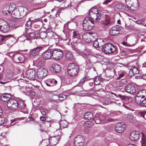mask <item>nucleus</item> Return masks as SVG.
<instances>
[{"instance_id": "f257e3e1", "label": "nucleus", "mask_w": 146, "mask_h": 146, "mask_svg": "<svg viewBox=\"0 0 146 146\" xmlns=\"http://www.w3.org/2000/svg\"><path fill=\"white\" fill-rule=\"evenodd\" d=\"M89 17H86L83 23L84 30L88 31L91 30L94 26V21H98L100 19V15L97 8H92L89 11Z\"/></svg>"}, {"instance_id": "f03ea898", "label": "nucleus", "mask_w": 146, "mask_h": 146, "mask_svg": "<svg viewBox=\"0 0 146 146\" xmlns=\"http://www.w3.org/2000/svg\"><path fill=\"white\" fill-rule=\"evenodd\" d=\"M68 74L70 76H74L77 75L79 70L78 66L74 63L69 64L67 68Z\"/></svg>"}, {"instance_id": "7ed1b4c3", "label": "nucleus", "mask_w": 146, "mask_h": 146, "mask_svg": "<svg viewBox=\"0 0 146 146\" xmlns=\"http://www.w3.org/2000/svg\"><path fill=\"white\" fill-rule=\"evenodd\" d=\"M15 7V4L14 3H11L9 5H5L3 8L2 11L3 15L5 16H8L10 15L11 12Z\"/></svg>"}, {"instance_id": "20e7f679", "label": "nucleus", "mask_w": 146, "mask_h": 146, "mask_svg": "<svg viewBox=\"0 0 146 146\" xmlns=\"http://www.w3.org/2000/svg\"><path fill=\"white\" fill-rule=\"evenodd\" d=\"M115 20L114 19L111 18L108 15H105L104 19L102 21V24L104 28H106L111 26L114 23Z\"/></svg>"}, {"instance_id": "39448f33", "label": "nucleus", "mask_w": 146, "mask_h": 146, "mask_svg": "<svg viewBox=\"0 0 146 146\" xmlns=\"http://www.w3.org/2000/svg\"><path fill=\"white\" fill-rule=\"evenodd\" d=\"M14 76V73L12 71L9 69L7 70L5 78H4V80L6 81L5 82L1 81L0 83L4 84L9 82L13 78Z\"/></svg>"}, {"instance_id": "423d86ee", "label": "nucleus", "mask_w": 146, "mask_h": 146, "mask_svg": "<svg viewBox=\"0 0 146 146\" xmlns=\"http://www.w3.org/2000/svg\"><path fill=\"white\" fill-rule=\"evenodd\" d=\"M52 56L56 60L61 59L63 56L62 51L60 49L54 48L52 51Z\"/></svg>"}, {"instance_id": "0eeeda50", "label": "nucleus", "mask_w": 146, "mask_h": 146, "mask_svg": "<svg viewBox=\"0 0 146 146\" xmlns=\"http://www.w3.org/2000/svg\"><path fill=\"white\" fill-rule=\"evenodd\" d=\"M48 73V71L47 69L43 68H40L37 70L36 75L39 78L42 79L46 76Z\"/></svg>"}, {"instance_id": "6e6552de", "label": "nucleus", "mask_w": 146, "mask_h": 146, "mask_svg": "<svg viewBox=\"0 0 146 146\" xmlns=\"http://www.w3.org/2000/svg\"><path fill=\"white\" fill-rule=\"evenodd\" d=\"M11 56H13V61L16 63H19L20 62H22L24 60V56L22 54H13L12 53H10L9 55Z\"/></svg>"}, {"instance_id": "1a4fd4ad", "label": "nucleus", "mask_w": 146, "mask_h": 146, "mask_svg": "<svg viewBox=\"0 0 146 146\" xmlns=\"http://www.w3.org/2000/svg\"><path fill=\"white\" fill-rule=\"evenodd\" d=\"M85 143L83 137L78 135L76 137L74 140V144L75 146H82Z\"/></svg>"}, {"instance_id": "9d476101", "label": "nucleus", "mask_w": 146, "mask_h": 146, "mask_svg": "<svg viewBox=\"0 0 146 146\" xmlns=\"http://www.w3.org/2000/svg\"><path fill=\"white\" fill-rule=\"evenodd\" d=\"M7 105L10 109L16 110L18 108V102L15 99H11L7 102Z\"/></svg>"}, {"instance_id": "9b49d317", "label": "nucleus", "mask_w": 146, "mask_h": 146, "mask_svg": "<svg viewBox=\"0 0 146 146\" xmlns=\"http://www.w3.org/2000/svg\"><path fill=\"white\" fill-rule=\"evenodd\" d=\"M44 48L43 46L37 47L34 49L30 50L29 52V56L31 58H33L35 56L38 54L40 50Z\"/></svg>"}, {"instance_id": "f8f14e48", "label": "nucleus", "mask_w": 146, "mask_h": 146, "mask_svg": "<svg viewBox=\"0 0 146 146\" xmlns=\"http://www.w3.org/2000/svg\"><path fill=\"white\" fill-rule=\"evenodd\" d=\"M35 71L33 69H29L26 72V76L28 79L33 80L35 77Z\"/></svg>"}, {"instance_id": "ddd939ff", "label": "nucleus", "mask_w": 146, "mask_h": 146, "mask_svg": "<svg viewBox=\"0 0 146 146\" xmlns=\"http://www.w3.org/2000/svg\"><path fill=\"white\" fill-rule=\"evenodd\" d=\"M125 127L126 125L123 123H119L115 126V129L118 133H121L124 131Z\"/></svg>"}, {"instance_id": "4468645a", "label": "nucleus", "mask_w": 146, "mask_h": 146, "mask_svg": "<svg viewBox=\"0 0 146 146\" xmlns=\"http://www.w3.org/2000/svg\"><path fill=\"white\" fill-rule=\"evenodd\" d=\"M120 30V26L116 25L112 27L110 29L109 33L110 35L113 36L118 34Z\"/></svg>"}, {"instance_id": "2eb2a0df", "label": "nucleus", "mask_w": 146, "mask_h": 146, "mask_svg": "<svg viewBox=\"0 0 146 146\" xmlns=\"http://www.w3.org/2000/svg\"><path fill=\"white\" fill-rule=\"evenodd\" d=\"M125 90L126 92L131 94H133L136 91V88L131 84H127L125 88Z\"/></svg>"}, {"instance_id": "dca6fc26", "label": "nucleus", "mask_w": 146, "mask_h": 146, "mask_svg": "<svg viewBox=\"0 0 146 146\" xmlns=\"http://www.w3.org/2000/svg\"><path fill=\"white\" fill-rule=\"evenodd\" d=\"M1 22V19L0 20ZM9 29V26L7 22L3 21L1 24L0 23V30L3 33L7 32Z\"/></svg>"}, {"instance_id": "f3484780", "label": "nucleus", "mask_w": 146, "mask_h": 146, "mask_svg": "<svg viewBox=\"0 0 146 146\" xmlns=\"http://www.w3.org/2000/svg\"><path fill=\"white\" fill-rule=\"evenodd\" d=\"M18 108L21 111L25 113L27 112V109L26 105L25 104L23 100H19L18 103Z\"/></svg>"}, {"instance_id": "a211bd4d", "label": "nucleus", "mask_w": 146, "mask_h": 146, "mask_svg": "<svg viewBox=\"0 0 146 146\" xmlns=\"http://www.w3.org/2000/svg\"><path fill=\"white\" fill-rule=\"evenodd\" d=\"M141 92L139 91L135 97V101L137 104H140L141 106L142 103L143 99L145 98L146 95L143 94L140 95Z\"/></svg>"}, {"instance_id": "6ab92c4d", "label": "nucleus", "mask_w": 146, "mask_h": 146, "mask_svg": "<svg viewBox=\"0 0 146 146\" xmlns=\"http://www.w3.org/2000/svg\"><path fill=\"white\" fill-rule=\"evenodd\" d=\"M12 17L15 19H21V16L20 11L19 9L15 8H14L13 10L12 11L11 13Z\"/></svg>"}, {"instance_id": "aec40b11", "label": "nucleus", "mask_w": 146, "mask_h": 146, "mask_svg": "<svg viewBox=\"0 0 146 146\" xmlns=\"http://www.w3.org/2000/svg\"><path fill=\"white\" fill-rule=\"evenodd\" d=\"M140 136V132L136 131L131 133L130 136V138L131 140L135 141L138 139Z\"/></svg>"}, {"instance_id": "412c9836", "label": "nucleus", "mask_w": 146, "mask_h": 146, "mask_svg": "<svg viewBox=\"0 0 146 146\" xmlns=\"http://www.w3.org/2000/svg\"><path fill=\"white\" fill-rule=\"evenodd\" d=\"M139 3L137 0H132L130 9L133 11H137L139 9Z\"/></svg>"}, {"instance_id": "4be33fe9", "label": "nucleus", "mask_w": 146, "mask_h": 146, "mask_svg": "<svg viewBox=\"0 0 146 146\" xmlns=\"http://www.w3.org/2000/svg\"><path fill=\"white\" fill-rule=\"evenodd\" d=\"M57 83V81L54 79H48L44 81V84L49 87L55 85Z\"/></svg>"}, {"instance_id": "5701e85b", "label": "nucleus", "mask_w": 146, "mask_h": 146, "mask_svg": "<svg viewBox=\"0 0 146 146\" xmlns=\"http://www.w3.org/2000/svg\"><path fill=\"white\" fill-rule=\"evenodd\" d=\"M112 44L111 43H106L104 45L102 48V51L106 54H110L111 48Z\"/></svg>"}, {"instance_id": "b1692460", "label": "nucleus", "mask_w": 146, "mask_h": 146, "mask_svg": "<svg viewBox=\"0 0 146 146\" xmlns=\"http://www.w3.org/2000/svg\"><path fill=\"white\" fill-rule=\"evenodd\" d=\"M7 23L9 26L11 27L13 29H15L18 27L17 23L15 20L11 19L8 20Z\"/></svg>"}, {"instance_id": "393cba45", "label": "nucleus", "mask_w": 146, "mask_h": 146, "mask_svg": "<svg viewBox=\"0 0 146 146\" xmlns=\"http://www.w3.org/2000/svg\"><path fill=\"white\" fill-rule=\"evenodd\" d=\"M52 56V51L48 49L44 52L42 54L43 57L46 59H49Z\"/></svg>"}, {"instance_id": "a878e982", "label": "nucleus", "mask_w": 146, "mask_h": 146, "mask_svg": "<svg viewBox=\"0 0 146 146\" xmlns=\"http://www.w3.org/2000/svg\"><path fill=\"white\" fill-rule=\"evenodd\" d=\"M19 9L20 11L21 16V17L22 18L23 17L25 16L27 14L28 12V9L27 7H20Z\"/></svg>"}, {"instance_id": "bb28decb", "label": "nucleus", "mask_w": 146, "mask_h": 146, "mask_svg": "<svg viewBox=\"0 0 146 146\" xmlns=\"http://www.w3.org/2000/svg\"><path fill=\"white\" fill-rule=\"evenodd\" d=\"M72 42L75 44L78 43V40L79 36L77 32L73 31L72 33Z\"/></svg>"}, {"instance_id": "cd10ccee", "label": "nucleus", "mask_w": 146, "mask_h": 146, "mask_svg": "<svg viewBox=\"0 0 146 146\" xmlns=\"http://www.w3.org/2000/svg\"><path fill=\"white\" fill-rule=\"evenodd\" d=\"M90 33H86L83 34L82 36V39L85 42L89 43L90 42Z\"/></svg>"}, {"instance_id": "c85d7f7f", "label": "nucleus", "mask_w": 146, "mask_h": 146, "mask_svg": "<svg viewBox=\"0 0 146 146\" xmlns=\"http://www.w3.org/2000/svg\"><path fill=\"white\" fill-rule=\"evenodd\" d=\"M58 139L55 136L51 137L49 140L50 143L52 145H56L58 141Z\"/></svg>"}, {"instance_id": "c756f323", "label": "nucleus", "mask_w": 146, "mask_h": 146, "mask_svg": "<svg viewBox=\"0 0 146 146\" xmlns=\"http://www.w3.org/2000/svg\"><path fill=\"white\" fill-rule=\"evenodd\" d=\"M20 41L26 43H30L31 42V39L28 38L25 35H23L19 38Z\"/></svg>"}, {"instance_id": "7c9ffc66", "label": "nucleus", "mask_w": 146, "mask_h": 146, "mask_svg": "<svg viewBox=\"0 0 146 146\" xmlns=\"http://www.w3.org/2000/svg\"><path fill=\"white\" fill-rule=\"evenodd\" d=\"M52 68L53 69V72L56 73H58L61 71L60 66L57 64H54L52 66Z\"/></svg>"}, {"instance_id": "2f4dec72", "label": "nucleus", "mask_w": 146, "mask_h": 146, "mask_svg": "<svg viewBox=\"0 0 146 146\" xmlns=\"http://www.w3.org/2000/svg\"><path fill=\"white\" fill-rule=\"evenodd\" d=\"M68 122L65 120H62L60 122V125L61 128L63 129L67 127Z\"/></svg>"}, {"instance_id": "473e14b6", "label": "nucleus", "mask_w": 146, "mask_h": 146, "mask_svg": "<svg viewBox=\"0 0 146 146\" xmlns=\"http://www.w3.org/2000/svg\"><path fill=\"white\" fill-rule=\"evenodd\" d=\"M90 39V42H93L95 40H96L97 37V36L96 33H91Z\"/></svg>"}, {"instance_id": "72a5a7b5", "label": "nucleus", "mask_w": 146, "mask_h": 146, "mask_svg": "<svg viewBox=\"0 0 146 146\" xmlns=\"http://www.w3.org/2000/svg\"><path fill=\"white\" fill-rule=\"evenodd\" d=\"M13 36L12 35H8L5 36L1 35L0 38L2 42L5 41L10 37H12Z\"/></svg>"}, {"instance_id": "f704fd0d", "label": "nucleus", "mask_w": 146, "mask_h": 146, "mask_svg": "<svg viewBox=\"0 0 146 146\" xmlns=\"http://www.w3.org/2000/svg\"><path fill=\"white\" fill-rule=\"evenodd\" d=\"M141 143L142 146H145L146 145V138L143 133H141Z\"/></svg>"}, {"instance_id": "c9c22d12", "label": "nucleus", "mask_w": 146, "mask_h": 146, "mask_svg": "<svg viewBox=\"0 0 146 146\" xmlns=\"http://www.w3.org/2000/svg\"><path fill=\"white\" fill-rule=\"evenodd\" d=\"M93 115L90 112L86 113L84 115V117L88 120H90L93 117Z\"/></svg>"}, {"instance_id": "e433bc0d", "label": "nucleus", "mask_w": 146, "mask_h": 146, "mask_svg": "<svg viewBox=\"0 0 146 146\" xmlns=\"http://www.w3.org/2000/svg\"><path fill=\"white\" fill-rule=\"evenodd\" d=\"M129 69H130L129 70V73H130L131 72L133 75L137 74L139 73V70L135 66H134L132 69H131L129 68L128 70H129Z\"/></svg>"}, {"instance_id": "4c0bfd02", "label": "nucleus", "mask_w": 146, "mask_h": 146, "mask_svg": "<svg viewBox=\"0 0 146 146\" xmlns=\"http://www.w3.org/2000/svg\"><path fill=\"white\" fill-rule=\"evenodd\" d=\"M110 50V53H113L114 54H116L118 52L117 48L114 45L112 44Z\"/></svg>"}, {"instance_id": "58836bf2", "label": "nucleus", "mask_w": 146, "mask_h": 146, "mask_svg": "<svg viewBox=\"0 0 146 146\" xmlns=\"http://www.w3.org/2000/svg\"><path fill=\"white\" fill-rule=\"evenodd\" d=\"M92 125V123L90 121H86L83 124V126L85 128L90 127Z\"/></svg>"}, {"instance_id": "ea45409f", "label": "nucleus", "mask_w": 146, "mask_h": 146, "mask_svg": "<svg viewBox=\"0 0 146 146\" xmlns=\"http://www.w3.org/2000/svg\"><path fill=\"white\" fill-rule=\"evenodd\" d=\"M100 114L97 113L95 115L94 121L96 124H99L101 122L100 119L99 118Z\"/></svg>"}, {"instance_id": "a19ab883", "label": "nucleus", "mask_w": 146, "mask_h": 146, "mask_svg": "<svg viewBox=\"0 0 146 146\" xmlns=\"http://www.w3.org/2000/svg\"><path fill=\"white\" fill-rule=\"evenodd\" d=\"M1 100L3 102H6L10 100L9 98L7 97L6 95L3 94L1 97Z\"/></svg>"}, {"instance_id": "79ce46f5", "label": "nucleus", "mask_w": 146, "mask_h": 146, "mask_svg": "<svg viewBox=\"0 0 146 146\" xmlns=\"http://www.w3.org/2000/svg\"><path fill=\"white\" fill-rule=\"evenodd\" d=\"M66 56L67 58L71 60L73 58L72 53L70 51L66 53Z\"/></svg>"}, {"instance_id": "37998d69", "label": "nucleus", "mask_w": 146, "mask_h": 146, "mask_svg": "<svg viewBox=\"0 0 146 146\" xmlns=\"http://www.w3.org/2000/svg\"><path fill=\"white\" fill-rule=\"evenodd\" d=\"M48 35L50 37L52 38L56 39L58 37L56 34L53 33L52 32L48 33Z\"/></svg>"}, {"instance_id": "c03bdc74", "label": "nucleus", "mask_w": 146, "mask_h": 146, "mask_svg": "<svg viewBox=\"0 0 146 146\" xmlns=\"http://www.w3.org/2000/svg\"><path fill=\"white\" fill-rule=\"evenodd\" d=\"M47 34L44 32H42L40 33L39 37L42 39L46 38Z\"/></svg>"}, {"instance_id": "a18cd8bd", "label": "nucleus", "mask_w": 146, "mask_h": 146, "mask_svg": "<svg viewBox=\"0 0 146 146\" xmlns=\"http://www.w3.org/2000/svg\"><path fill=\"white\" fill-rule=\"evenodd\" d=\"M43 44H44V45L46 46H48L49 45V39L47 38H46L43 39Z\"/></svg>"}, {"instance_id": "49530a36", "label": "nucleus", "mask_w": 146, "mask_h": 146, "mask_svg": "<svg viewBox=\"0 0 146 146\" xmlns=\"http://www.w3.org/2000/svg\"><path fill=\"white\" fill-rule=\"evenodd\" d=\"M138 114L140 116L144 118L146 120V118L145 117H146V113L145 111L139 112L138 113Z\"/></svg>"}, {"instance_id": "de8ad7c7", "label": "nucleus", "mask_w": 146, "mask_h": 146, "mask_svg": "<svg viewBox=\"0 0 146 146\" xmlns=\"http://www.w3.org/2000/svg\"><path fill=\"white\" fill-rule=\"evenodd\" d=\"M67 96L66 95H60L58 96V100L60 101H62L66 98Z\"/></svg>"}, {"instance_id": "09e8293b", "label": "nucleus", "mask_w": 146, "mask_h": 146, "mask_svg": "<svg viewBox=\"0 0 146 146\" xmlns=\"http://www.w3.org/2000/svg\"><path fill=\"white\" fill-rule=\"evenodd\" d=\"M36 42L37 44H38L43 43V39L40 38H36Z\"/></svg>"}, {"instance_id": "8fccbe9b", "label": "nucleus", "mask_w": 146, "mask_h": 146, "mask_svg": "<svg viewBox=\"0 0 146 146\" xmlns=\"http://www.w3.org/2000/svg\"><path fill=\"white\" fill-rule=\"evenodd\" d=\"M135 22L138 24L143 25L144 24L145 20L141 19L138 20H137L135 21Z\"/></svg>"}, {"instance_id": "3c124183", "label": "nucleus", "mask_w": 146, "mask_h": 146, "mask_svg": "<svg viewBox=\"0 0 146 146\" xmlns=\"http://www.w3.org/2000/svg\"><path fill=\"white\" fill-rule=\"evenodd\" d=\"M54 134L55 135V137H59L62 135V133L60 130H57L54 132Z\"/></svg>"}, {"instance_id": "603ef678", "label": "nucleus", "mask_w": 146, "mask_h": 146, "mask_svg": "<svg viewBox=\"0 0 146 146\" xmlns=\"http://www.w3.org/2000/svg\"><path fill=\"white\" fill-rule=\"evenodd\" d=\"M119 76L116 78V80H119V79L121 78H123L124 76V74L123 73L121 72H119Z\"/></svg>"}, {"instance_id": "864d4df0", "label": "nucleus", "mask_w": 146, "mask_h": 146, "mask_svg": "<svg viewBox=\"0 0 146 146\" xmlns=\"http://www.w3.org/2000/svg\"><path fill=\"white\" fill-rule=\"evenodd\" d=\"M76 89H77L76 92H81L83 91L84 90L80 86H76Z\"/></svg>"}, {"instance_id": "5fc2aeb1", "label": "nucleus", "mask_w": 146, "mask_h": 146, "mask_svg": "<svg viewBox=\"0 0 146 146\" xmlns=\"http://www.w3.org/2000/svg\"><path fill=\"white\" fill-rule=\"evenodd\" d=\"M145 95V98L142 100V103L141 104V106L146 107V95Z\"/></svg>"}, {"instance_id": "6e6d98bb", "label": "nucleus", "mask_w": 146, "mask_h": 146, "mask_svg": "<svg viewBox=\"0 0 146 146\" xmlns=\"http://www.w3.org/2000/svg\"><path fill=\"white\" fill-rule=\"evenodd\" d=\"M93 42V45L95 48H97L99 46V43L97 40H96Z\"/></svg>"}, {"instance_id": "4d7b16f0", "label": "nucleus", "mask_w": 146, "mask_h": 146, "mask_svg": "<svg viewBox=\"0 0 146 146\" xmlns=\"http://www.w3.org/2000/svg\"><path fill=\"white\" fill-rule=\"evenodd\" d=\"M121 5V7L120 8V9L122 10H123L125 11H128V8L126 7L125 5H120V6Z\"/></svg>"}, {"instance_id": "13d9d810", "label": "nucleus", "mask_w": 146, "mask_h": 146, "mask_svg": "<svg viewBox=\"0 0 146 146\" xmlns=\"http://www.w3.org/2000/svg\"><path fill=\"white\" fill-rule=\"evenodd\" d=\"M87 80V79L86 77H84L80 81V83L82 84H83L85 81H86Z\"/></svg>"}, {"instance_id": "bf43d9fd", "label": "nucleus", "mask_w": 146, "mask_h": 146, "mask_svg": "<svg viewBox=\"0 0 146 146\" xmlns=\"http://www.w3.org/2000/svg\"><path fill=\"white\" fill-rule=\"evenodd\" d=\"M118 96L122 100H125L126 98L127 97L125 96H122L120 94H118Z\"/></svg>"}, {"instance_id": "052dcab7", "label": "nucleus", "mask_w": 146, "mask_h": 146, "mask_svg": "<svg viewBox=\"0 0 146 146\" xmlns=\"http://www.w3.org/2000/svg\"><path fill=\"white\" fill-rule=\"evenodd\" d=\"M99 118L100 119L101 121H103L106 119V117L105 116L100 114Z\"/></svg>"}, {"instance_id": "680f3d73", "label": "nucleus", "mask_w": 146, "mask_h": 146, "mask_svg": "<svg viewBox=\"0 0 146 146\" xmlns=\"http://www.w3.org/2000/svg\"><path fill=\"white\" fill-rule=\"evenodd\" d=\"M112 1V0H106L103 3L104 5H107L109 3L111 2Z\"/></svg>"}, {"instance_id": "e2e57ef3", "label": "nucleus", "mask_w": 146, "mask_h": 146, "mask_svg": "<svg viewBox=\"0 0 146 146\" xmlns=\"http://www.w3.org/2000/svg\"><path fill=\"white\" fill-rule=\"evenodd\" d=\"M5 121V118L3 117H0V125L3 124Z\"/></svg>"}, {"instance_id": "0e129e2a", "label": "nucleus", "mask_w": 146, "mask_h": 146, "mask_svg": "<svg viewBox=\"0 0 146 146\" xmlns=\"http://www.w3.org/2000/svg\"><path fill=\"white\" fill-rule=\"evenodd\" d=\"M31 21L32 23V24L35 23L39 21L40 20L39 19H35L33 20H31Z\"/></svg>"}, {"instance_id": "69168bd1", "label": "nucleus", "mask_w": 146, "mask_h": 146, "mask_svg": "<svg viewBox=\"0 0 146 146\" xmlns=\"http://www.w3.org/2000/svg\"><path fill=\"white\" fill-rule=\"evenodd\" d=\"M32 23L31 22V20L28 21L26 25L28 27H29Z\"/></svg>"}, {"instance_id": "338daca9", "label": "nucleus", "mask_w": 146, "mask_h": 146, "mask_svg": "<svg viewBox=\"0 0 146 146\" xmlns=\"http://www.w3.org/2000/svg\"><path fill=\"white\" fill-rule=\"evenodd\" d=\"M127 118L128 119L132 120L133 118V116L132 114H130L128 115Z\"/></svg>"}, {"instance_id": "774afa93", "label": "nucleus", "mask_w": 146, "mask_h": 146, "mask_svg": "<svg viewBox=\"0 0 146 146\" xmlns=\"http://www.w3.org/2000/svg\"><path fill=\"white\" fill-rule=\"evenodd\" d=\"M100 81H99V79L96 78L95 81H94V84H96V85H98L99 84Z\"/></svg>"}]
</instances>
